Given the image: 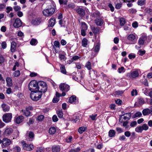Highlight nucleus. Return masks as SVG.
<instances>
[{"instance_id":"54","label":"nucleus","mask_w":152,"mask_h":152,"mask_svg":"<svg viewBox=\"0 0 152 152\" xmlns=\"http://www.w3.org/2000/svg\"><path fill=\"white\" fill-rule=\"evenodd\" d=\"M131 134V133L129 131H127L124 132L125 135L127 137H129L130 136Z\"/></svg>"},{"instance_id":"57","label":"nucleus","mask_w":152,"mask_h":152,"mask_svg":"<svg viewBox=\"0 0 152 152\" xmlns=\"http://www.w3.org/2000/svg\"><path fill=\"white\" fill-rule=\"evenodd\" d=\"M59 2L60 4H66L67 3V1L65 0H59Z\"/></svg>"},{"instance_id":"51","label":"nucleus","mask_w":152,"mask_h":152,"mask_svg":"<svg viewBox=\"0 0 152 152\" xmlns=\"http://www.w3.org/2000/svg\"><path fill=\"white\" fill-rule=\"evenodd\" d=\"M44 116L43 115H40L38 116L37 118V120L39 121H42L44 118Z\"/></svg>"},{"instance_id":"38","label":"nucleus","mask_w":152,"mask_h":152,"mask_svg":"<svg viewBox=\"0 0 152 152\" xmlns=\"http://www.w3.org/2000/svg\"><path fill=\"white\" fill-rule=\"evenodd\" d=\"M145 3V0H139L138 1V4L141 6L144 5Z\"/></svg>"},{"instance_id":"32","label":"nucleus","mask_w":152,"mask_h":152,"mask_svg":"<svg viewBox=\"0 0 152 152\" xmlns=\"http://www.w3.org/2000/svg\"><path fill=\"white\" fill-rule=\"evenodd\" d=\"M135 131L138 133H142L143 130L141 126H138L135 128Z\"/></svg>"},{"instance_id":"19","label":"nucleus","mask_w":152,"mask_h":152,"mask_svg":"<svg viewBox=\"0 0 152 152\" xmlns=\"http://www.w3.org/2000/svg\"><path fill=\"white\" fill-rule=\"evenodd\" d=\"M16 44L15 42H12L11 43V52H14L16 49Z\"/></svg>"},{"instance_id":"21","label":"nucleus","mask_w":152,"mask_h":152,"mask_svg":"<svg viewBox=\"0 0 152 152\" xmlns=\"http://www.w3.org/2000/svg\"><path fill=\"white\" fill-rule=\"evenodd\" d=\"M151 113V110L148 108L145 109L142 111V113L144 115H147Z\"/></svg>"},{"instance_id":"34","label":"nucleus","mask_w":152,"mask_h":152,"mask_svg":"<svg viewBox=\"0 0 152 152\" xmlns=\"http://www.w3.org/2000/svg\"><path fill=\"white\" fill-rule=\"evenodd\" d=\"M72 140V137L71 136H68L65 139L67 143L71 142Z\"/></svg>"},{"instance_id":"41","label":"nucleus","mask_w":152,"mask_h":152,"mask_svg":"<svg viewBox=\"0 0 152 152\" xmlns=\"http://www.w3.org/2000/svg\"><path fill=\"white\" fill-rule=\"evenodd\" d=\"M86 127H80L79 128L78 131L80 133L82 134L86 130Z\"/></svg>"},{"instance_id":"29","label":"nucleus","mask_w":152,"mask_h":152,"mask_svg":"<svg viewBox=\"0 0 152 152\" xmlns=\"http://www.w3.org/2000/svg\"><path fill=\"white\" fill-rule=\"evenodd\" d=\"M38 43L36 39L33 38L30 41V43L32 45H35Z\"/></svg>"},{"instance_id":"23","label":"nucleus","mask_w":152,"mask_h":152,"mask_svg":"<svg viewBox=\"0 0 152 152\" xmlns=\"http://www.w3.org/2000/svg\"><path fill=\"white\" fill-rule=\"evenodd\" d=\"M124 119L125 120H129L131 117V115L130 113H128L123 115Z\"/></svg>"},{"instance_id":"3","label":"nucleus","mask_w":152,"mask_h":152,"mask_svg":"<svg viewBox=\"0 0 152 152\" xmlns=\"http://www.w3.org/2000/svg\"><path fill=\"white\" fill-rule=\"evenodd\" d=\"M47 89L46 83L44 81H40L38 83L37 90L42 93L45 92Z\"/></svg>"},{"instance_id":"13","label":"nucleus","mask_w":152,"mask_h":152,"mask_svg":"<svg viewBox=\"0 0 152 152\" xmlns=\"http://www.w3.org/2000/svg\"><path fill=\"white\" fill-rule=\"evenodd\" d=\"M1 107L2 108L4 112L8 111L10 109V106L7 104L3 103L1 104Z\"/></svg>"},{"instance_id":"2","label":"nucleus","mask_w":152,"mask_h":152,"mask_svg":"<svg viewBox=\"0 0 152 152\" xmlns=\"http://www.w3.org/2000/svg\"><path fill=\"white\" fill-rule=\"evenodd\" d=\"M42 93L41 92L35 90L31 91L30 94V97L32 100L34 101L38 100L41 97Z\"/></svg>"},{"instance_id":"22","label":"nucleus","mask_w":152,"mask_h":152,"mask_svg":"<svg viewBox=\"0 0 152 152\" xmlns=\"http://www.w3.org/2000/svg\"><path fill=\"white\" fill-rule=\"evenodd\" d=\"M76 97L75 96H72L69 99V102L71 103L75 104L76 102Z\"/></svg>"},{"instance_id":"43","label":"nucleus","mask_w":152,"mask_h":152,"mask_svg":"<svg viewBox=\"0 0 152 152\" xmlns=\"http://www.w3.org/2000/svg\"><path fill=\"white\" fill-rule=\"evenodd\" d=\"M120 25L121 26H124L126 22L125 19L123 18H120Z\"/></svg>"},{"instance_id":"64","label":"nucleus","mask_w":152,"mask_h":152,"mask_svg":"<svg viewBox=\"0 0 152 152\" xmlns=\"http://www.w3.org/2000/svg\"><path fill=\"white\" fill-rule=\"evenodd\" d=\"M7 12L9 13L10 11L12 10V8L10 7H7L6 8Z\"/></svg>"},{"instance_id":"4","label":"nucleus","mask_w":152,"mask_h":152,"mask_svg":"<svg viewBox=\"0 0 152 152\" xmlns=\"http://www.w3.org/2000/svg\"><path fill=\"white\" fill-rule=\"evenodd\" d=\"M38 83L37 81L33 80L31 81L29 84L28 88L31 92L37 90Z\"/></svg>"},{"instance_id":"63","label":"nucleus","mask_w":152,"mask_h":152,"mask_svg":"<svg viewBox=\"0 0 152 152\" xmlns=\"http://www.w3.org/2000/svg\"><path fill=\"white\" fill-rule=\"evenodd\" d=\"M5 7L6 5L5 4L0 3V11L5 8Z\"/></svg>"},{"instance_id":"61","label":"nucleus","mask_w":152,"mask_h":152,"mask_svg":"<svg viewBox=\"0 0 152 152\" xmlns=\"http://www.w3.org/2000/svg\"><path fill=\"white\" fill-rule=\"evenodd\" d=\"M80 58V57L77 56H75L73 57L71 59L72 60V61H76L79 59Z\"/></svg>"},{"instance_id":"26","label":"nucleus","mask_w":152,"mask_h":152,"mask_svg":"<svg viewBox=\"0 0 152 152\" xmlns=\"http://www.w3.org/2000/svg\"><path fill=\"white\" fill-rule=\"evenodd\" d=\"M56 130L55 127H51L49 129V133L50 134H53L56 133Z\"/></svg>"},{"instance_id":"46","label":"nucleus","mask_w":152,"mask_h":152,"mask_svg":"<svg viewBox=\"0 0 152 152\" xmlns=\"http://www.w3.org/2000/svg\"><path fill=\"white\" fill-rule=\"evenodd\" d=\"M100 49V45L97 44L94 48V51L96 52H98Z\"/></svg>"},{"instance_id":"37","label":"nucleus","mask_w":152,"mask_h":152,"mask_svg":"<svg viewBox=\"0 0 152 152\" xmlns=\"http://www.w3.org/2000/svg\"><path fill=\"white\" fill-rule=\"evenodd\" d=\"M142 128V130L147 131V130L149 128V127L148 126V125L145 124H142V125L141 126Z\"/></svg>"},{"instance_id":"28","label":"nucleus","mask_w":152,"mask_h":152,"mask_svg":"<svg viewBox=\"0 0 152 152\" xmlns=\"http://www.w3.org/2000/svg\"><path fill=\"white\" fill-rule=\"evenodd\" d=\"M28 136L30 139V140L32 141L34 137V134L32 132H29L28 133Z\"/></svg>"},{"instance_id":"33","label":"nucleus","mask_w":152,"mask_h":152,"mask_svg":"<svg viewBox=\"0 0 152 152\" xmlns=\"http://www.w3.org/2000/svg\"><path fill=\"white\" fill-rule=\"evenodd\" d=\"M85 67L88 70H90L91 69V63L88 61L87 62L85 65Z\"/></svg>"},{"instance_id":"52","label":"nucleus","mask_w":152,"mask_h":152,"mask_svg":"<svg viewBox=\"0 0 152 152\" xmlns=\"http://www.w3.org/2000/svg\"><path fill=\"white\" fill-rule=\"evenodd\" d=\"M144 42L145 41L140 38L138 40V43L140 45H142L144 44Z\"/></svg>"},{"instance_id":"17","label":"nucleus","mask_w":152,"mask_h":152,"mask_svg":"<svg viewBox=\"0 0 152 152\" xmlns=\"http://www.w3.org/2000/svg\"><path fill=\"white\" fill-rule=\"evenodd\" d=\"M76 11L80 15L83 16L85 15L84 10L81 8H78L76 10Z\"/></svg>"},{"instance_id":"14","label":"nucleus","mask_w":152,"mask_h":152,"mask_svg":"<svg viewBox=\"0 0 152 152\" xmlns=\"http://www.w3.org/2000/svg\"><path fill=\"white\" fill-rule=\"evenodd\" d=\"M21 112L22 113L23 115H25L26 116L28 117L30 116H31V113L30 111L28 110V109L26 108L25 110H22Z\"/></svg>"},{"instance_id":"35","label":"nucleus","mask_w":152,"mask_h":152,"mask_svg":"<svg viewBox=\"0 0 152 152\" xmlns=\"http://www.w3.org/2000/svg\"><path fill=\"white\" fill-rule=\"evenodd\" d=\"M60 69L61 72L64 74L66 73V71L64 65H62L61 66Z\"/></svg>"},{"instance_id":"39","label":"nucleus","mask_w":152,"mask_h":152,"mask_svg":"<svg viewBox=\"0 0 152 152\" xmlns=\"http://www.w3.org/2000/svg\"><path fill=\"white\" fill-rule=\"evenodd\" d=\"M20 75V72L19 70H17L13 73V75L14 77L19 76Z\"/></svg>"},{"instance_id":"55","label":"nucleus","mask_w":152,"mask_h":152,"mask_svg":"<svg viewBox=\"0 0 152 152\" xmlns=\"http://www.w3.org/2000/svg\"><path fill=\"white\" fill-rule=\"evenodd\" d=\"M1 45L2 48L4 49L7 47V44L5 42H3L1 43Z\"/></svg>"},{"instance_id":"15","label":"nucleus","mask_w":152,"mask_h":152,"mask_svg":"<svg viewBox=\"0 0 152 152\" xmlns=\"http://www.w3.org/2000/svg\"><path fill=\"white\" fill-rule=\"evenodd\" d=\"M95 22L96 25L101 26L104 22V20L102 18H97L95 20Z\"/></svg>"},{"instance_id":"60","label":"nucleus","mask_w":152,"mask_h":152,"mask_svg":"<svg viewBox=\"0 0 152 152\" xmlns=\"http://www.w3.org/2000/svg\"><path fill=\"white\" fill-rule=\"evenodd\" d=\"M59 58L61 60H64L66 59V57L64 55L62 54H59Z\"/></svg>"},{"instance_id":"53","label":"nucleus","mask_w":152,"mask_h":152,"mask_svg":"<svg viewBox=\"0 0 152 152\" xmlns=\"http://www.w3.org/2000/svg\"><path fill=\"white\" fill-rule=\"evenodd\" d=\"M116 129L118 133H121L123 132V129L119 127H116Z\"/></svg>"},{"instance_id":"36","label":"nucleus","mask_w":152,"mask_h":152,"mask_svg":"<svg viewBox=\"0 0 152 152\" xmlns=\"http://www.w3.org/2000/svg\"><path fill=\"white\" fill-rule=\"evenodd\" d=\"M82 29L86 30L88 28V27L86 24L84 22L81 23Z\"/></svg>"},{"instance_id":"58","label":"nucleus","mask_w":152,"mask_h":152,"mask_svg":"<svg viewBox=\"0 0 152 152\" xmlns=\"http://www.w3.org/2000/svg\"><path fill=\"white\" fill-rule=\"evenodd\" d=\"M142 115V114L140 112H137L134 114L135 117H140Z\"/></svg>"},{"instance_id":"7","label":"nucleus","mask_w":152,"mask_h":152,"mask_svg":"<svg viewBox=\"0 0 152 152\" xmlns=\"http://www.w3.org/2000/svg\"><path fill=\"white\" fill-rule=\"evenodd\" d=\"M59 89L63 92H67L70 89L69 86L65 83H61L59 86Z\"/></svg>"},{"instance_id":"6","label":"nucleus","mask_w":152,"mask_h":152,"mask_svg":"<svg viewBox=\"0 0 152 152\" xmlns=\"http://www.w3.org/2000/svg\"><path fill=\"white\" fill-rule=\"evenodd\" d=\"M12 118L11 113H5L2 116L3 121L6 123H8L11 122Z\"/></svg>"},{"instance_id":"11","label":"nucleus","mask_w":152,"mask_h":152,"mask_svg":"<svg viewBox=\"0 0 152 152\" xmlns=\"http://www.w3.org/2000/svg\"><path fill=\"white\" fill-rule=\"evenodd\" d=\"M22 22L20 19L16 18L13 24V26L15 28H18L22 26Z\"/></svg>"},{"instance_id":"42","label":"nucleus","mask_w":152,"mask_h":152,"mask_svg":"<svg viewBox=\"0 0 152 152\" xmlns=\"http://www.w3.org/2000/svg\"><path fill=\"white\" fill-rule=\"evenodd\" d=\"M66 94L65 92H63L61 94L57 92H56V96L58 98L60 96H64Z\"/></svg>"},{"instance_id":"47","label":"nucleus","mask_w":152,"mask_h":152,"mask_svg":"<svg viewBox=\"0 0 152 152\" xmlns=\"http://www.w3.org/2000/svg\"><path fill=\"white\" fill-rule=\"evenodd\" d=\"M34 122V120L32 118H29V121L27 122V124L29 125L32 124H33Z\"/></svg>"},{"instance_id":"9","label":"nucleus","mask_w":152,"mask_h":152,"mask_svg":"<svg viewBox=\"0 0 152 152\" xmlns=\"http://www.w3.org/2000/svg\"><path fill=\"white\" fill-rule=\"evenodd\" d=\"M12 142L9 139L7 138H4L2 139V145H1V146L2 148L3 147H7Z\"/></svg>"},{"instance_id":"45","label":"nucleus","mask_w":152,"mask_h":152,"mask_svg":"<svg viewBox=\"0 0 152 152\" xmlns=\"http://www.w3.org/2000/svg\"><path fill=\"white\" fill-rule=\"evenodd\" d=\"M92 30L94 34H96L99 32V29L98 28L93 27L92 28Z\"/></svg>"},{"instance_id":"1","label":"nucleus","mask_w":152,"mask_h":152,"mask_svg":"<svg viewBox=\"0 0 152 152\" xmlns=\"http://www.w3.org/2000/svg\"><path fill=\"white\" fill-rule=\"evenodd\" d=\"M49 1L48 8L44 10L42 12L43 15L46 17L51 16L55 11V7L54 2L51 0H50Z\"/></svg>"},{"instance_id":"40","label":"nucleus","mask_w":152,"mask_h":152,"mask_svg":"<svg viewBox=\"0 0 152 152\" xmlns=\"http://www.w3.org/2000/svg\"><path fill=\"white\" fill-rule=\"evenodd\" d=\"M57 113L59 118H61L63 116V113L61 110H59L57 111Z\"/></svg>"},{"instance_id":"24","label":"nucleus","mask_w":152,"mask_h":152,"mask_svg":"<svg viewBox=\"0 0 152 152\" xmlns=\"http://www.w3.org/2000/svg\"><path fill=\"white\" fill-rule=\"evenodd\" d=\"M60 150V148L59 146H54L53 147L52 149L53 152H59Z\"/></svg>"},{"instance_id":"59","label":"nucleus","mask_w":152,"mask_h":152,"mask_svg":"<svg viewBox=\"0 0 152 152\" xmlns=\"http://www.w3.org/2000/svg\"><path fill=\"white\" fill-rule=\"evenodd\" d=\"M137 125V122L134 121L132 122L130 124V126L132 127H133Z\"/></svg>"},{"instance_id":"12","label":"nucleus","mask_w":152,"mask_h":152,"mask_svg":"<svg viewBox=\"0 0 152 152\" xmlns=\"http://www.w3.org/2000/svg\"><path fill=\"white\" fill-rule=\"evenodd\" d=\"M13 131L12 129L11 128H6L4 132V134L6 136H9L12 132Z\"/></svg>"},{"instance_id":"31","label":"nucleus","mask_w":152,"mask_h":152,"mask_svg":"<svg viewBox=\"0 0 152 152\" xmlns=\"http://www.w3.org/2000/svg\"><path fill=\"white\" fill-rule=\"evenodd\" d=\"M115 134V132L114 130L111 129L109 132V136L110 137H114Z\"/></svg>"},{"instance_id":"30","label":"nucleus","mask_w":152,"mask_h":152,"mask_svg":"<svg viewBox=\"0 0 152 152\" xmlns=\"http://www.w3.org/2000/svg\"><path fill=\"white\" fill-rule=\"evenodd\" d=\"M54 45L53 46V47L54 49H55L56 47L58 48L60 47V43L58 41H55L54 42Z\"/></svg>"},{"instance_id":"48","label":"nucleus","mask_w":152,"mask_h":152,"mask_svg":"<svg viewBox=\"0 0 152 152\" xmlns=\"http://www.w3.org/2000/svg\"><path fill=\"white\" fill-rule=\"evenodd\" d=\"M137 91L136 89H133L131 92V95L133 96L137 95Z\"/></svg>"},{"instance_id":"10","label":"nucleus","mask_w":152,"mask_h":152,"mask_svg":"<svg viewBox=\"0 0 152 152\" xmlns=\"http://www.w3.org/2000/svg\"><path fill=\"white\" fill-rule=\"evenodd\" d=\"M23 147L24 149L28 151L32 150L34 148L32 144L28 145L26 143H24L23 145Z\"/></svg>"},{"instance_id":"18","label":"nucleus","mask_w":152,"mask_h":152,"mask_svg":"<svg viewBox=\"0 0 152 152\" xmlns=\"http://www.w3.org/2000/svg\"><path fill=\"white\" fill-rule=\"evenodd\" d=\"M40 20L39 18L33 19L31 21V23L34 25H37L40 24Z\"/></svg>"},{"instance_id":"8","label":"nucleus","mask_w":152,"mask_h":152,"mask_svg":"<svg viewBox=\"0 0 152 152\" xmlns=\"http://www.w3.org/2000/svg\"><path fill=\"white\" fill-rule=\"evenodd\" d=\"M139 75L138 71L135 70L128 73L126 75V76L129 78H135L138 77Z\"/></svg>"},{"instance_id":"16","label":"nucleus","mask_w":152,"mask_h":152,"mask_svg":"<svg viewBox=\"0 0 152 152\" xmlns=\"http://www.w3.org/2000/svg\"><path fill=\"white\" fill-rule=\"evenodd\" d=\"M55 19L54 18H51L48 21V26L53 27L55 25Z\"/></svg>"},{"instance_id":"49","label":"nucleus","mask_w":152,"mask_h":152,"mask_svg":"<svg viewBox=\"0 0 152 152\" xmlns=\"http://www.w3.org/2000/svg\"><path fill=\"white\" fill-rule=\"evenodd\" d=\"M136 10L135 9L133 8H131L130 9H129L128 10V12L130 13H132V14H134L136 12Z\"/></svg>"},{"instance_id":"44","label":"nucleus","mask_w":152,"mask_h":152,"mask_svg":"<svg viewBox=\"0 0 152 152\" xmlns=\"http://www.w3.org/2000/svg\"><path fill=\"white\" fill-rule=\"evenodd\" d=\"M124 92V91H118L115 92V95L116 96H121Z\"/></svg>"},{"instance_id":"50","label":"nucleus","mask_w":152,"mask_h":152,"mask_svg":"<svg viewBox=\"0 0 152 152\" xmlns=\"http://www.w3.org/2000/svg\"><path fill=\"white\" fill-rule=\"evenodd\" d=\"M124 67H121V68H118V72L121 73L122 72H124Z\"/></svg>"},{"instance_id":"25","label":"nucleus","mask_w":152,"mask_h":152,"mask_svg":"<svg viewBox=\"0 0 152 152\" xmlns=\"http://www.w3.org/2000/svg\"><path fill=\"white\" fill-rule=\"evenodd\" d=\"M6 81L7 86L9 87L12 86V79L8 77H7L6 79Z\"/></svg>"},{"instance_id":"62","label":"nucleus","mask_w":152,"mask_h":152,"mask_svg":"<svg viewBox=\"0 0 152 152\" xmlns=\"http://www.w3.org/2000/svg\"><path fill=\"white\" fill-rule=\"evenodd\" d=\"M13 8L14 10L15 11H17L18 10H20L21 8L20 7L18 6H16L15 7H14Z\"/></svg>"},{"instance_id":"20","label":"nucleus","mask_w":152,"mask_h":152,"mask_svg":"<svg viewBox=\"0 0 152 152\" xmlns=\"http://www.w3.org/2000/svg\"><path fill=\"white\" fill-rule=\"evenodd\" d=\"M24 117L23 116H20L17 117L15 119L16 122L18 124H19L22 122Z\"/></svg>"},{"instance_id":"56","label":"nucleus","mask_w":152,"mask_h":152,"mask_svg":"<svg viewBox=\"0 0 152 152\" xmlns=\"http://www.w3.org/2000/svg\"><path fill=\"white\" fill-rule=\"evenodd\" d=\"M132 27L134 28H137L138 26V24L137 22L135 21L132 23Z\"/></svg>"},{"instance_id":"5","label":"nucleus","mask_w":152,"mask_h":152,"mask_svg":"<svg viewBox=\"0 0 152 152\" xmlns=\"http://www.w3.org/2000/svg\"><path fill=\"white\" fill-rule=\"evenodd\" d=\"M127 39L130 42V44H134L136 42L138 37L135 34H132L128 35Z\"/></svg>"},{"instance_id":"27","label":"nucleus","mask_w":152,"mask_h":152,"mask_svg":"<svg viewBox=\"0 0 152 152\" xmlns=\"http://www.w3.org/2000/svg\"><path fill=\"white\" fill-rule=\"evenodd\" d=\"M88 40L86 38H84L82 40V45L84 47H86L88 44Z\"/></svg>"}]
</instances>
